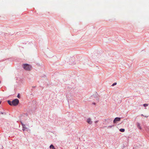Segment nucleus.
<instances>
[{
    "label": "nucleus",
    "instance_id": "f257e3e1",
    "mask_svg": "<svg viewBox=\"0 0 149 149\" xmlns=\"http://www.w3.org/2000/svg\"><path fill=\"white\" fill-rule=\"evenodd\" d=\"M68 62L71 65H74L78 63L77 61H76L75 57L73 56L69 58L68 59Z\"/></svg>",
    "mask_w": 149,
    "mask_h": 149
},
{
    "label": "nucleus",
    "instance_id": "f03ea898",
    "mask_svg": "<svg viewBox=\"0 0 149 149\" xmlns=\"http://www.w3.org/2000/svg\"><path fill=\"white\" fill-rule=\"evenodd\" d=\"M23 67L25 70L28 71L30 70L32 68L31 65L27 64H23Z\"/></svg>",
    "mask_w": 149,
    "mask_h": 149
},
{
    "label": "nucleus",
    "instance_id": "7ed1b4c3",
    "mask_svg": "<svg viewBox=\"0 0 149 149\" xmlns=\"http://www.w3.org/2000/svg\"><path fill=\"white\" fill-rule=\"evenodd\" d=\"M19 102V100L17 99H16L12 101V104L13 106H16L18 104Z\"/></svg>",
    "mask_w": 149,
    "mask_h": 149
},
{
    "label": "nucleus",
    "instance_id": "20e7f679",
    "mask_svg": "<svg viewBox=\"0 0 149 149\" xmlns=\"http://www.w3.org/2000/svg\"><path fill=\"white\" fill-rule=\"evenodd\" d=\"M120 119L121 118H116L113 120V123H116L117 122L120 121Z\"/></svg>",
    "mask_w": 149,
    "mask_h": 149
},
{
    "label": "nucleus",
    "instance_id": "39448f33",
    "mask_svg": "<svg viewBox=\"0 0 149 149\" xmlns=\"http://www.w3.org/2000/svg\"><path fill=\"white\" fill-rule=\"evenodd\" d=\"M87 122L89 124H91L92 122L90 118H88L87 120Z\"/></svg>",
    "mask_w": 149,
    "mask_h": 149
},
{
    "label": "nucleus",
    "instance_id": "423d86ee",
    "mask_svg": "<svg viewBox=\"0 0 149 149\" xmlns=\"http://www.w3.org/2000/svg\"><path fill=\"white\" fill-rule=\"evenodd\" d=\"M136 124L138 128L139 129L141 130L142 129V128L140 126V123H137Z\"/></svg>",
    "mask_w": 149,
    "mask_h": 149
},
{
    "label": "nucleus",
    "instance_id": "0eeeda50",
    "mask_svg": "<svg viewBox=\"0 0 149 149\" xmlns=\"http://www.w3.org/2000/svg\"><path fill=\"white\" fill-rule=\"evenodd\" d=\"M27 128L26 127V126L25 125H23L22 127V130L23 131H25L26 130V129Z\"/></svg>",
    "mask_w": 149,
    "mask_h": 149
},
{
    "label": "nucleus",
    "instance_id": "6e6552de",
    "mask_svg": "<svg viewBox=\"0 0 149 149\" xmlns=\"http://www.w3.org/2000/svg\"><path fill=\"white\" fill-rule=\"evenodd\" d=\"M8 102L9 105H13V104H12V101L11 102L10 101L8 100Z\"/></svg>",
    "mask_w": 149,
    "mask_h": 149
},
{
    "label": "nucleus",
    "instance_id": "1a4fd4ad",
    "mask_svg": "<svg viewBox=\"0 0 149 149\" xmlns=\"http://www.w3.org/2000/svg\"><path fill=\"white\" fill-rule=\"evenodd\" d=\"M125 129L123 128H121L119 130V131L122 132H124L125 131Z\"/></svg>",
    "mask_w": 149,
    "mask_h": 149
},
{
    "label": "nucleus",
    "instance_id": "9d476101",
    "mask_svg": "<svg viewBox=\"0 0 149 149\" xmlns=\"http://www.w3.org/2000/svg\"><path fill=\"white\" fill-rule=\"evenodd\" d=\"M148 104H143V106L144 107H146L148 106Z\"/></svg>",
    "mask_w": 149,
    "mask_h": 149
},
{
    "label": "nucleus",
    "instance_id": "9b49d317",
    "mask_svg": "<svg viewBox=\"0 0 149 149\" xmlns=\"http://www.w3.org/2000/svg\"><path fill=\"white\" fill-rule=\"evenodd\" d=\"M54 146L52 145V144H51L49 147L50 148H52L54 147Z\"/></svg>",
    "mask_w": 149,
    "mask_h": 149
},
{
    "label": "nucleus",
    "instance_id": "f8f14e48",
    "mask_svg": "<svg viewBox=\"0 0 149 149\" xmlns=\"http://www.w3.org/2000/svg\"><path fill=\"white\" fill-rule=\"evenodd\" d=\"M17 97L18 98H20V96L19 94H18L17 96Z\"/></svg>",
    "mask_w": 149,
    "mask_h": 149
},
{
    "label": "nucleus",
    "instance_id": "ddd939ff",
    "mask_svg": "<svg viewBox=\"0 0 149 149\" xmlns=\"http://www.w3.org/2000/svg\"><path fill=\"white\" fill-rule=\"evenodd\" d=\"M116 83H114L113 84L112 86H114V85H116Z\"/></svg>",
    "mask_w": 149,
    "mask_h": 149
},
{
    "label": "nucleus",
    "instance_id": "4468645a",
    "mask_svg": "<svg viewBox=\"0 0 149 149\" xmlns=\"http://www.w3.org/2000/svg\"><path fill=\"white\" fill-rule=\"evenodd\" d=\"M112 127V126H108V128H110V127Z\"/></svg>",
    "mask_w": 149,
    "mask_h": 149
},
{
    "label": "nucleus",
    "instance_id": "2eb2a0df",
    "mask_svg": "<svg viewBox=\"0 0 149 149\" xmlns=\"http://www.w3.org/2000/svg\"><path fill=\"white\" fill-rule=\"evenodd\" d=\"M98 122V121H96L95 122V123H97Z\"/></svg>",
    "mask_w": 149,
    "mask_h": 149
},
{
    "label": "nucleus",
    "instance_id": "dca6fc26",
    "mask_svg": "<svg viewBox=\"0 0 149 149\" xmlns=\"http://www.w3.org/2000/svg\"><path fill=\"white\" fill-rule=\"evenodd\" d=\"M1 114H3V112H1Z\"/></svg>",
    "mask_w": 149,
    "mask_h": 149
},
{
    "label": "nucleus",
    "instance_id": "f3484780",
    "mask_svg": "<svg viewBox=\"0 0 149 149\" xmlns=\"http://www.w3.org/2000/svg\"><path fill=\"white\" fill-rule=\"evenodd\" d=\"M52 149H55L54 147L53 148H52Z\"/></svg>",
    "mask_w": 149,
    "mask_h": 149
},
{
    "label": "nucleus",
    "instance_id": "a211bd4d",
    "mask_svg": "<svg viewBox=\"0 0 149 149\" xmlns=\"http://www.w3.org/2000/svg\"><path fill=\"white\" fill-rule=\"evenodd\" d=\"M141 116H144L143 115V114H141Z\"/></svg>",
    "mask_w": 149,
    "mask_h": 149
},
{
    "label": "nucleus",
    "instance_id": "6ab92c4d",
    "mask_svg": "<svg viewBox=\"0 0 149 149\" xmlns=\"http://www.w3.org/2000/svg\"><path fill=\"white\" fill-rule=\"evenodd\" d=\"M22 126H23V125H24V124H23V123H22Z\"/></svg>",
    "mask_w": 149,
    "mask_h": 149
}]
</instances>
